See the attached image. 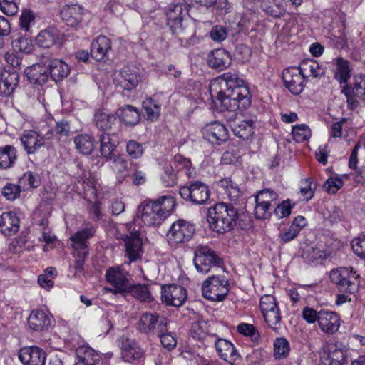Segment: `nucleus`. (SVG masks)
Segmentation results:
<instances>
[{"label": "nucleus", "instance_id": "7ed1b4c3", "mask_svg": "<svg viewBox=\"0 0 365 365\" xmlns=\"http://www.w3.org/2000/svg\"><path fill=\"white\" fill-rule=\"evenodd\" d=\"M238 217L237 209L232 204L225 202L217 203L210 207L207 216L210 228L220 234L232 230Z\"/></svg>", "mask_w": 365, "mask_h": 365}, {"label": "nucleus", "instance_id": "c9c22d12", "mask_svg": "<svg viewBox=\"0 0 365 365\" xmlns=\"http://www.w3.org/2000/svg\"><path fill=\"white\" fill-rule=\"evenodd\" d=\"M118 118L128 125H135L140 121V114L137 108L130 105H125L117 112Z\"/></svg>", "mask_w": 365, "mask_h": 365}, {"label": "nucleus", "instance_id": "7c9ffc66", "mask_svg": "<svg viewBox=\"0 0 365 365\" xmlns=\"http://www.w3.org/2000/svg\"><path fill=\"white\" fill-rule=\"evenodd\" d=\"M207 324L204 321H198L192 323L190 329V336L197 341H202L205 344L208 345L212 343L215 334H209L207 331Z\"/></svg>", "mask_w": 365, "mask_h": 365}, {"label": "nucleus", "instance_id": "864d4df0", "mask_svg": "<svg viewBox=\"0 0 365 365\" xmlns=\"http://www.w3.org/2000/svg\"><path fill=\"white\" fill-rule=\"evenodd\" d=\"M160 180L165 187H173L178 182L177 173L173 168L168 165L163 167V173L161 174Z\"/></svg>", "mask_w": 365, "mask_h": 365}, {"label": "nucleus", "instance_id": "393cba45", "mask_svg": "<svg viewBox=\"0 0 365 365\" xmlns=\"http://www.w3.org/2000/svg\"><path fill=\"white\" fill-rule=\"evenodd\" d=\"M83 11L78 4L66 5L61 10V16L67 26L73 27L81 22Z\"/></svg>", "mask_w": 365, "mask_h": 365}, {"label": "nucleus", "instance_id": "e2e57ef3", "mask_svg": "<svg viewBox=\"0 0 365 365\" xmlns=\"http://www.w3.org/2000/svg\"><path fill=\"white\" fill-rule=\"evenodd\" d=\"M354 252L361 259H365V235L360 234L351 241Z\"/></svg>", "mask_w": 365, "mask_h": 365}, {"label": "nucleus", "instance_id": "f3484780", "mask_svg": "<svg viewBox=\"0 0 365 365\" xmlns=\"http://www.w3.org/2000/svg\"><path fill=\"white\" fill-rule=\"evenodd\" d=\"M342 93L346 96L349 105L352 108L356 107V98L365 101V76L356 77L353 86H344Z\"/></svg>", "mask_w": 365, "mask_h": 365}, {"label": "nucleus", "instance_id": "13d9d810", "mask_svg": "<svg viewBox=\"0 0 365 365\" xmlns=\"http://www.w3.org/2000/svg\"><path fill=\"white\" fill-rule=\"evenodd\" d=\"M88 250L82 251L74 250L73 257H75L73 268L75 269L74 275L83 272L84 262L88 255Z\"/></svg>", "mask_w": 365, "mask_h": 365}, {"label": "nucleus", "instance_id": "423d86ee", "mask_svg": "<svg viewBox=\"0 0 365 365\" xmlns=\"http://www.w3.org/2000/svg\"><path fill=\"white\" fill-rule=\"evenodd\" d=\"M194 255L195 267L201 273L207 274L212 267H219L222 263V259L207 245L197 246Z\"/></svg>", "mask_w": 365, "mask_h": 365}, {"label": "nucleus", "instance_id": "72a5a7b5", "mask_svg": "<svg viewBox=\"0 0 365 365\" xmlns=\"http://www.w3.org/2000/svg\"><path fill=\"white\" fill-rule=\"evenodd\" d=\"M60 34L57 29L51 27L39 32L36 36V43L42 48H50L59 40Z\"/></svg>", "mask_w": 365, "mask_h": 365}, {"label": "nucleus", "instance_id": "4d7b16f0", "mask_svg": "<svg viewBox=\"0 0 365 365\" xmlns=\"http://www.w3.org/2000/svg\"><path fill=\"white\" fill-rule=\"evenodd\" d=\"M237 331L247 337H250L253 342H257L260 338V334L255 327L251 324L240 323L237 326Z\"/></svg>", "mask_w": 365, "mask_h": 365}, {"label": "nucleus", "instance_id": "8fccbe9b", "mask_svg": "<svg viewBox=\"0 0 365 365\" xmlns=\"http://www.w3.org/2000/svg\"><path fill=\"white\" fill-rule=\"evenodd\" d=\"M143 107L148 120L152 121L158 118L160 106L154 100L149 98L143 101Z\"/></svg>", "mask_w": 365, "mask_h": 365}, {"label": "nucleus", "instance_id": "473e14b6", "mask_svg": "<svg viewBox=\"0 0 365 365\" xmlns=\"http://www.w3.org/2000/svg\"><path fill=\"white\" fill-rule=\"evenodd\" d=\"M78 361L76 364L96 365L101 359L100 355L89 346H82L76 349Z\"/></svg>", "mask_w": 365, "mask_h": 365}, {"label": "nucleus", "instance_id": "052dcab7", "mask_svg": "<svg viewBox=\"0 0 365 365\" xmlns=\"http://www.w3.org/2000/svg\"><path fill=\"white\" fill-rule=\"evenodd\" d=\"M126 152L131 158L138 159L143 155L144 148L140 143L130 140L127 143Z\"/></svg>", "mask_w": 365, "mask_h": 365}, {"label": "nucleus", "instance_id": "f257e3e1", "mask_svg": "<svg viewBox=\"0 0 365 365\" xmlns=\"http://www.w3.org/2000/svg\"><path fill=\"white\" fill-rule=\"evenodd\" d=\"M213 103L222 110H244L251 104L252 96L245 81L235 72H226L213 79L210 84Z\"/></svg>", "mask_w": 365, "mask_h": 365}, {"label": "nucleus", "instance_id": "6e6d98bb", "mask_svg": "<svg viewBox=\"0 0 365 365\" xmlns=\"http://www.w3.org/2000/svg\"><path fill=\"white\" fill-rule=\"evenodd\" d=\"M292 135L295 141L302 143L309 139L311 130L305 124H298L292 128Z\"/></svg>", "mask_w": 365, "mask_h": 365}, {"label": "nucleus", "instance_id": "c03bdc74", "mask_svg": "<svg viewBox=\"0 0 365 365\" xmlns=\"http://www.w3.org/2000/svg\"><path fill=\"white\" fill-rule=\"evenodd\" d=\"M327 361L329 365H344L347 363L346 351L331 346L329 348Z\"/></svg>", "mask_w": 365, "mask_h": 365}, {"label": "nucleus", "instance_id": "4468645a", "mask_svg": "<svg viewBox=\"0 0 365 365\" xmlns=\"http://www.w3.org/2000/svg\"><path fill=\"white\" fill-rule=\"evenodd\" d=\"M204 139L212 144L220 145L229 138L227 128L220 122L215 121L207 124L202 129Z\"/></svg>", "mask_w": 365, "mask_h": 365}, {"label": "nucleus", "instance_id": "09e8293b", "mask_svg": "<svg viewBox=\"0 0 365 365\" xmlns=\"http://www.w3.org/2000/svg\"><path fill=\"white\" fill-rule=\"evenodd\" d=\"M289 351V343L285 338L276 339L274 342V356L275 359H281L287 357Z\"/></svg>", "mask_w": 365, "mask_h": 365}, {"label": "nucleus", "instance_id": "39448f33", "mask_svg": "<svg viewBox=\"0 0 365 365\" xmlns=\"http://www.w3.org/2000/svg\"><path fill=\"white\" fill-rule=\"evenodd\" d=\"M230 284L224 275H212L204 281L202 292L205 298L212 302H222L227 295Z\"/></svg>", "mask_w": 365, "mask_h": 365}, {"label": "nucleus", "instance_id": "a19ab883", "mask_svg": "<svg viewBox=\"0 0 365 365\" xmlns=\"http://www.w3.org/2000/svg\"><path fill=\"white\" fill-rule=\"evenodd\" d=\"M263 10L272 17L280 18L286 12V3L284 0H266Z\"/></svg>", "mask_w": 365, "mask_h": 365}, {"label": "nucleus", "instance_id": "bf43d9fd", "mask_svg": "<svg viewBox=\"0 0 365 365\" xmlns=\"http://www.w3.org/2000/svg\"><path fill=\"white\" fill-rule=\"evenodd\" d=\"M156 336L160 339L161 344L166 350L170 351L176 347L177 340L172 332L162 331Z\"/></svg>", "mask_w": 365, "mask_h": 365}, {"label": "nucleus", "instance_id": "cd10ccee", "mask_svg": "<svg viewBox=\"0 0 365 365\" xmlns=\"http://www.w3.org/2000/svg\"><path fill=\"white\" fill-rule=\"evenodd\" d=\"M26 73L30 83L34 84L43 85L50 78L46 63H36L27 68Z\"/></svg>", "mask_w": 365, "mask_h": 365}, {"label": "nucleus", "instance_id": "c85d7f7f", "mask_svg": "<svg viewBox=\"0 0 365 365\" xmlns=\"http://www.w3.org/2000/svg\"><path fill=\"white\" fill-rule=\"evenodd\" d=\"M122 357L125 361L133 363L139 360L143 354V350L134 340L124 339L121 344Z\"/></svg>", "mask_w": 365, "mask_h": 365}, {"label": "nucleus", "instance_id": "5701e85b", "mask_svg": "<svg viewBox=\"0 0 365 365\" xmlns=\"http://www.w3.org/2000/svg\"><path fill=\"white\" fill-rule=\"evenodd\" d=\"M141 80L142 76L135 68L124 67L120 72V78L118 79V82L123 89L131 91L137 87Z\"/></svg>", "mask_w": 365, "mask_h": 365}, {"label": "nucleus", "instance_id": "c756f323", "mask_svg": "<svg viewBox=\"0 0 365 365\" xmlns=\"http://www.w3.org/2000/svg\"><path fill=\"white\" fill-rule=\"evenodd\" d=\"M19 228V220L13 212H6L0 215V231L5 235H14Z\"/></svg>", "mask_w": 365, "mask_h": 365}, {"label": "nucleus", "instance_id": "ea45409f", "mask_svg": "<svg viewBox=\"0 0 365 365\" xmlns=\"http://www.w3.org/2000/svg\"><path fill=\"white\" fill-rule=\"evenodd\" d=\"M16 149L10 145L0 147V168L6 169L14 165L16 160Z\"/></svg>", "mask_w": 365, "mask_h": 365}, {"label": "nucleus", "instance_id": "20e7f679", "mask_svg": "<svg viewBox=\"0 0 365 365\" xmlns=\"http://www.w3.org/2000/svg\"><path fill=\"white\" fill-rule=\"evenodd\" d=\"M359 274L352 267H339L330 272L329 278L336 285L338 290L346 294H353L358 290Z\"/></svg>", "mask_w": 365, "mask_h": 365}, {"label": "nucleus", "instance_id": "e433bc0d", "mask_svg": "<svg viewBox=\"0 0 365 365\" xmlns=\"http://www.w3.org/2000/svg\"><path fill=\"white\" fill-rule=\"evenodd\" d=\"M94 232V228L93 227H89L78 231L72 235L71 240L73 242L72 246L74 250L82 251L88 250L87 240L93 235Z\"/></svg>", "mask_w": 365, "mask_h": 365}, {"label": "nucleus", "instance_id": "0e129e2a", "mask_svg": "<svg viewBox=\"0 0 365 365\" xmlns=\"http://www.w3.org/2000/svg\"><path fill=\"white\" fill-rule=\"evenodd\" d=\"M111 160V168L115 173L124 175L128 172V162L125 159L119 155H115Z\"/></svg>", "mask_w": 365, "mask_h": 365}, {"label": "nucleus", "instance_id": "37998d69", "mask_svg": "<svg viewBox=\"0 0 365 365\" xmlns=\"http://www.w3.org/2000/svg\"><path fill=\"white\" fill-rule=\"evenodd\" d=\"M334 77L340 83H346L350 78L349 63L347 61L337 58L334 60Z\"/></svg>", "mask_w": 365, "mask_h": 365}, {"label": "nucleus", "instance_id": "774afa93", "mask_svg": "<svg viewBox=\"0 0 365 365\" xmlns=\"http://www.w3.org/2000/svg\"><path fill=\"white\" fill-rule=\"evenodd\" d=\"M21 192V189L19 185L8 183L3 188L1 193L9 200H14L16 199Z\"/></svg>", "mask_w": 365, "mask_h": 365}, {"label": "nucleus", "instance_id": "9b49d317", "mask_svg": "<svg viewBox=\"0 0 365 365\" xmlns=\"http://www.w3.org/2000/svg\"><path fill=\"white\" fill-rule=\"evenodd\" d=\"M195 232V225L189 221L179 219L170 226L168 240L170 244L185 243L190 241Z\"/></svg>", "mask_w": 365, "mask_h": 365}, {"label": "nucleus", "instance_id": "1a4fd4ad", "mask_svg": "<svg viewBox=\"0 0 365 365\" xmlns=\"http://www.w3.org/2000/svg\"><path fill=\"white\" fill-rule=\"evenodd\" d=\"M54 135L52 129H49L45 133L34 130H24L20 136V141L28 155L36 153L46 145V140L51 139Z\"/></svg>", "mask_w": 365, "mask_h": 365}, {"label": "nucleus", "instance_id": "f8f14e48", "mask_svg": "<svg viewBox=\"0 0 365 365\" xmlns=\"http://www.w3.org/2000/svg\"><path fill=\"white\" fill-rule=\"evenodd\" d=\"M162 289V301L168 306L180 307L187 299L186 289L178 284L163 285Z\"/></svg>", "mask_w": 365, "mask_h": 365}, {"label": "nucleus", "instance_id": "338daca9", "mask_svg": "<svg viewBox=\"0 0 365 365\" xmlns=\"http://www.w3.org/2000/svg\"><path fill=\"white\" fill-rule=\"evenodd\" d=\"M314 189L312 187V182L309 179L301 181L300 195L302 200L309 201L314 196Z\"/></svg>", "mask_w": 365, "mask_h": 365}, {"label": "nucleus", "instance_id": "dca6fc26", "mask_svg": "<svg viewBox=\"0 0 365 365\" xmlns=\"http://www.w3.org/2000/svg\"><path fill=\"white\" fill-rule=\"evenodd\" d=\"M122 240L125 245V256L129 259V262H135L139 259L142 255V239L138 231L130 232L128 235H125Z\"/></svg>", "mask_w": 365, "mask_h": 365}, {"label": "nucleus", "instance_id": "680f3d73", "mask_svg": "<svg viewBox=\"0 0 365 365\" xmlns=\"http://www.w3.org/2000/svg\"><path fill=\"white\" fill-rule=\"evenodd\" d=\"M326 253L317 247H308L304 250L302 257L309 263L325 258Z\"/></svg>", "mask_w": 365, "mask_h": 365}, {"label": "nucleus", "instance_id": "9d476101", "mask_svg": "<svg viewBox=\"0 0 365 365\" xmlns=\"http://www.w3.org/2000/svg\"><path fill=\"white\" fill-rule=\"evenodd\" d=\"M179 193L182 198L195 205L205 203L210 198V192L204 182L195 180L180 188Z\"/></svg>", "mask_w": 365, "mask_h": 365}, {"label": "nucleus", "instance_id": "0eeeda50", "mask_svg": "<svg viewBox=\"0 0 365 365\" xmlns=\"http://www.w3.org/2000/svg\"><path fill=\"white\" fill-rule=\"evenodd\" d=\"M259 308L265 322L274 331L280 329L281 312L275 297L264 294L260 299Z\"/></svg>", "mask_w": 365, "mask_h": 365}, {"label": "nucleus", "instance_id": "aec40b11", "mask_svg": "<svg viewBox=\"0 0 365 365\" xmlns=\"http://www.w3.org/2000/svg\"><path fill=\"white\" fill-rule=\"evenodd\" d=\"M216 351L219 356L224 361L232 364L240 356L235 347L234 344L230 341L219 338L215 335V339H212Z\"/></svg>", "mask_w": 365, "mask_h": 365}, {"label": "nucleus", "instance_id": "f03ea898", "mask_svg": "<svg viewBox=\"0 0 365 365\" xmlns=\"http://www.w3.org/2000/svg\"><path fill=\"white\" fill-rule=\"evenodd\" d=\"M175 205L173 196H160L156 200L141 205V220L148 227H158L173 213Z\"/></svg>", "mask_w": 365, "mask_h": 365}, {"label": "nucleus", "instance_id": "6e6552de", "mask_svg": "<svg viewBox=\"0 0 365 365\" xmlns=\"http://www.w3.org/2000/svg\"><path fill=\"white\" fill-rule=\"evenodd\" d=\"M138 330L147 335H156L168 331L167 319L156 312H144L138 322Z\"/></svg>", "mask_w": 365, "mask_h": 365}, {"label": "nucleus", "instance_id": "bb28decb", "mask_svg": "<svg viewBox=\"0 0 365 365\" xmlns=\"http://www.w3.org/2000/svg\"><path fill=\"white\" fill-rule=\"evenodd\" d=\"M50 78L55 82L62 81L70 73V66L63 61L51 58L46 61Z\"/></svg>", "mask_w": 365, "mask_h": 365}, {"label": "nucleus", "instance_id": "a878e982", "mask_svg": "<svg viewBox=\"0 0 365 365\" xmlns=\"http://www.w3.org/2000/svg\"><path fill=\"white\" fill-rule=\"evenodd\" d=\"M207 61L210 67L222 71L230 65L231 58L226 50L217 48L207 55Z\"/></svg>", "mask_w": 365, "mask_h": 365}, {"label": "nucleus", "instance_id": "b1692460", "mask_svg": "<svg viewBox=\"0 0 365 365\" xmlns=\"http://www.w3.org/2000/svg\"><path fill=\"white\" fill-rule=\"evenodd\" d=\"M111 48L110 41L105 36H98L91 45V56L97 61H106L108 51Z\"/></svg>", "mask_w": 365, "mask_h": 365}, {"label": "nucleus", "instance_id": "49530a36", "mask_svg": "<svg viewBox=\"0 0 365 365\" xmlns=\"http://www.w3.org/2000/svg\"><path fill=\"white\" fill-rule=\"evenodd\" d=\"M218 186L223 189L231 200H236L240 191L237 184L234 182L230 178H225L218 182Z\"/></svg>", "mask_w": 365, "mask_h": 365}, {"label": "nucleus", "instance_id": "79ce46f5", "mask_svg": "<svg viewBox=\"0 0 365 365\" xmlns=\"http://www.w3.org/2000/svg\"><path fill=\"white\" fill-rule=\"evenodd\" d=\"M74 143L76 148L83 155L91 154L96 146L93 137L87 134L76 136Z\"/></svg>", "mask_w": 365, "mask_h": 365}, {"label": "nucleus", "instance_id": "4be33fe9", "mask_svg": "<svg viewBox=\"0 0 365 365\" xmlns=\"http://www.w3.org/2000/svg\"><path fill=\"white\" fill-rule=\"evenodd\" d=\"M28 324L29 327L34 331H44L51 327V316L45 310H33L28 318Z\"/></svg>", "mask_w": 365, "mask_h": 365}, {"label": "nucleus", "instance_id": "58836bf2", "mask_svg": "<svg viewBox=\"0 0 365 365\" xmlns=\"http://www.w3.org/2000/svg\"><path fill=\"white\" fill-rule=\"evenodd\" d=\"M254 125L255 123L252 119L241 120L233 127V133L244 140H250L255 133Z\"/></svg>", "mask_w": 365, "mask_h": 365}, {"label": "nucleus", "instance_id": "a18cd8bd", "mask_svg": "<svg viewBox=\"0 0 365 365\" xmlns=\"http://www.w3.org/2000/svg\"><path fill=\"white\" fill-rule=\"evenodd\" d=\"M129 289L132 295L142 302H150L153 299L148 284H138Z\"/></svg>", "mask_w": 365, "mask_h": 365}, {"label": "nucleus", "instance_id": "69168bd1", "mask_svg": "<svg viewBox=\"0 0 365 365\" xmlns=\"http://www.w3.org/2000/svg\"><path fill=\"white\" fill-rule=\"evenodd\" d=\"M344 185L343 180L339 178H329L324 183V188L330 194H335Z\"/></svg>", "mask_w": 365, "mask_h": 365}, {"label": "nucleus", "instance_id": "2eb2a0df", "mask_svg": "<svg viewBox=\"0 0 365 365\" xmlns=\"http://www.w3.org/2000/svg\"><path fill=\"white\" fill-rule=\"evenodd\" d=\"M187 14L186 5L183 4H170L166 11L168 25L174 34L182 32V21Z\"/></svg>", "mask_w": 365, "mask_h": 365}, {"label": "nucleus", "instance_id": "5fc2aeb1", "mask_svg": "<svg viewBox=\"0 0 365 365\" xmlns=\"http://www.w3.org/2000/svg\"><path fill=\"white\" fill-rule=\"evenodd\" d=\"M35 24V15L29 9L22 11L19 17V27L21 31L29 32L31 26Z\"/></svg>", "mask_w": 365, "mask_h": 365}, {"label": "nucleus", "instance_id": "de8ad7c7", "mask_svg": "<svg viewBox=\"0 0 365 365\" xmlns=\"http://www.w3.org/2000/svg\"><path fill=\"white\" fill-rule=\"evenodd\" d=\"M255 201L269 205L274 208L279 202V195L270 189H264L259 191L255 195Z\"/></svg>", "mask_w": 365, "mask_h": 365}, {"label": "nucleus", "instance_id": "a211bd4d", "mask_svg": "<svg viewBox=\"0 0 365 365\" xmlns=\"http://www.w3.org/2000/svg\"><path fill=\"white\" fill-rule=\"evenodd\" d=\"M318 325L320 329L328 334H335L341 326V319L339 315L328 309H321L319 311V319Z\"/></svg>", "mask_w": 365, "mask_h": 365}, {"label": "nucleus", "instance_id": "603ef678", "mask_svg": "<svg viewBox=\"0 0 365 365\" xmlns=\"http://www.w3.org/2000/svg\"><path fill=\"white\" fill-rule=\"evenodd\" d=\"M12 48L16 52L30 53L33 50L31 40L26 36H19L13 40Z\"/></svg>", "mask_w": 365, "mask_h": 365}, {"label": "nucleus", "instance_id": "f704fd0d", "mask_svg": "<svg viewBox=\"0 0 365 365\" xmlns=\"http://www.w3.org/2000/svg\"><path fill=\"white\" fill-rule=\"evenodd\" d=\"M297 68L305 79L309 77L318 78L324 74V69L317 61L312 59L302 61Z\"/></svg>", "mask_w": 365, "mask_h": 365}, {"label": "nucleus", "instance_id": "4c0bfd02", "mask_svg": "<svg viewBox=\"0 0 365 365\" xmlns=\"http://www.w3.org/2000/svg\"><path fill=\"white\" fill-rule=\"evenodd\" d=\"M93 120L98 129L107 132L110 130L115 125L116 118L104 110H98L95 113Z\"/></svg>", "mask_w": 365, "mask_h": 365}, {"label": "nucleus", "instance_id": "ddd939ff", "mask_svg": "<svg viewBox=\"0 0 365 365\" xmlns=\"http://www.w3.org/2000/svg\"><path fill=\"white\" fill-rule=\"evenodd\" d=\"M284 86L294 95L300 94L305 86V78L297 67H290L282 73Z\"/></svg>", "mask_w": 365, "mask_h": 365}, {"label": "nucleus", "instance_id": "6ab92c4d", "mask_svg": "<svg viewBox=\"0 0 365 365\" xmlns=\"http://www.w3.org/2000/svg\"><path fill=\"white\" fill-rule=\"evenodd\" d=\"M19 358L24 365H45L46 355L38 346H31L21 348Z\"/></svg>", "mask_w": 365, "mask_h": 365}, {"label": "nucleus", "instance_id": "412c9836", "mask_svg": "<svg viewBox=\"0 0 365 365\" xmlns=\"http://www.w3.org/2000/svg\"><path fill=\"white\" fill-rule=\"evenodd\" d=\"M106 278L108 282L115 287L119 292H124L129 289L127 272L119 267H112L107 269Z\"/></svg>", "mask_w": 365, "mask_h": 365}, {"label": "nucleus", "instance_id": "3c124183", "mask_svg": "<svg viewBox=\"0 0 365 365\" xmlns=\"http://www.w3.org/2000/svg\"><path fill=\"white\" fill-rule=\"evenodd\" d=\"M101 152L102 155L108 159H112L113 152L115 150V145L111 141L109 135L103 133L101 135Z\"/></svg>", "mask_w": 365, "mask_h": 365}, {"label": "nucleus", "instance_id": "2f4dec72", "mask_svg": "<svg viewBox=\"0 0 365 365\" xmlns=\"http://www.w3.org/2000/svg\"><path fill=\"white\" fill-rule=\"evenodd\" d=\"M19 80V73L16 71L4 72L1 73L0 78V94L8 96L15 90Z\"/></svg>", "mask_w": 365, "mask_h": 365}]
</instances>
